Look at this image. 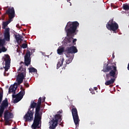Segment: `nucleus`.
Segmentation results:
<instances>
[{
    "label": "nucleus",
    "mask_w": 129,
    "mask_h": 129,
    "mask_svg": "<svg viewBox=\"0 0 129 129\" xmlns=\"http://www.w3.org/2000/svg\"><path fill=\"white\" fill-rule=\"evenodd\" d=\"M78 27H79V23L77 21H74L73 22H69L67 23L65 27V31L67 33V38L64 41L66 44H68L69 46H72L67 47L66 52H67L68 55L67 57H69V54H75L78 52V50L76 47L74 46L76 45L77 39H73V37L75 35L77 34Z\"/></svg>",
    "instance_id": "nucleus-1"
},
{
    "label": "nucleus",
    "mask_w": 129,
    "mask_h": 129,
    "mask_svg": "<svg viewBox=\"0 0 129 129\" xmlns=\"http://www.w3.org/2000/svg\"><path fill=\"white\" fill-rule=\"evenodd\" d=\"M102 71L104 73L109 72L106 74V79L108 81L105 82V85L106 86H108V85L113 84L115 79L117 78V75H118V71L116 66H114L113 64L109 66L107 64L106 67H103Z\"/></svg>",
    "instance_id": "nucleus-2"
},
{
    "label": "nucleus",
    "mask_w": 129,
    "mask_h": 129,
    "mask_svg": "<svg viewBox=\"0 0 129 129\" xmlns=\"http://www.w3.org/2000/svg\"><path fill=\"white\" fill-rule=\"evenodd\" d=\"M18 72H22L19 74L17 77L16 81L17 83H15L13 86H11L9 88V92H14L15 93L17 88H18V86L20 85L21 83H23L25 77H26V68H24V66L21 65L18 70Z\"/></svg>",
    "instance_id": "nucleus-3"
},
{
    "label": "nucleus",
    "mask_w": 129,
    "mask_h": 129,
    "mask_svg": "<svg viewBox=\"0 0 129 129\" xmlns=\"http://www.w3.org/2000/svg\"><path fill=\"white\" fill-rule=\"evenodd\" d=\"M37 104L35 108V113L33 123L31 126L32 129L40 128L39 124H40V122H41V120L42 119V113L40 112V109H41V104H42V97H40L38 99Z\"/></svg>",
    "instance_id": "nucleus-4"
},
{
    "label": "nucleus",
    "mask_w": 129,
    "mask_h": 129,
    "mask_svg": "<svg viewBox=\"0 0 129 129\" xmlns=\"http://www.w3.org/2000/svg\"><path fill=\"white\" fill-rule=\"evenodd\" d=\"M37 103L33 101L31 102L30 106L27 112V113L24 116V119H25V121H31L33 120V118H34V109H35V107H37Z\"/></svg>",
    "instance_id": "nucleus-5"
},
{
    "label": "nucleus",
    "mask_w": 129,
    "mask_h": 129,
    "mask_svg": "<svg viewBox=\"0 0 129 129\" xmlns=\"http://www.w3.org/2000/svg\"><path fill=\"white\" fill-rule=\"evenodd\" d=\"M106 27L109 31H112L114 33H116V31L118 30V24L115 21H113V19L109 21Z\"/></svg>",
    "instance_id": "nucleus-6"
},
{
    "label": "nucleus",
    "mask_w": 129,
    "mask_h": 129,
    "mask_svg": "<svg viewBox=\"0 0 129 129\" xmlns=\"http://www.w3.org/2000/svg\"><path fill=\"white\" fill-rule=\"evenodd\" d=\"M5 67H4L5 69L4 75V76H9L10 73H8V71L11 68V57L9 54H5Z\"/></svg>",
    "instance_id": "nucleus-7"
},
{
    "label": "nucleus",
    "mask_w": 129,
    "mask_h": 129,
    "mask_svg": "<svg viewBox=\"0 0 129 129\" xmlns=\"http://www.w3.org/2000/svg\"><path fill=\"white\" fill-rule=\"evenodd\" d=\"M61 121V115L59 114H56L54 118L49 121V129H55L58 125V121Z\"/></svg>",
    "instance_id": "nucleus-8"
},
{
    "label": "nucleus",
    "mask_w": 129,
    "mask_h": 129,
    "mask_svg": "<svg viewBox=\"0 0 129 129\" xmlns=\"http://www.w3.org/2000/svg\"><path fill=\"white\" fill-rule=\"evenodd\" d=\"M20 89L21 91L19 93L16 95H12L13 98H16L13 101L14 103H18L19 101H21V100H22V99H23V97H24V95H25V89H24L23 87L22 86L20 88Z\"/></svg>",
    "instance_id": "nucleus-9"
},
{
    "label": "nucleus",
    "mask_w": 129,
    "mask_h": 129,
    "mask_svg": "<svg viewBox=\"0 0 129 129\" xmlns=\"http://www.w3.org/2000/svg\"><path fill=\"white\" fill-rule=\"evenodd\" d=\"M4 115L6 125H11L10 120H11V118H13L14 117V114L13 113L10 112L9 110H6L4 112Z\"/></svg>",
    "instance_id": "nucleus-10"
},
{
    "label": "nucleus",
    "mask_w": 129,
    "mask_h": 129,
    "mask_svg": "<svg viewBox=\"0 0 129 129\" xmlns=\"http://www.w3.org/2000/svg\"><path fill=\"white\" fill-rule=\"evenodd\" d=\"M72 113L76 126H77V125H79L80 119H79V116H78V111H77V109L76 108H73L72 109Z\"/></svg>",
    "instance_id": "nucleus-11"
},
{
    "label": "nucleus",
    "mask_w": 129,
    "mask_h": 129,
    "mask_svg": "<svg viewBox=\"0 0 129 129\" xmlns=\"http://www.w3.org/2000/svg\"><path fill=\"white\" fill-rule=\"evenodd\" d=\"M25 65V66H29V65H31V52L27 50V52L24 56V63L23 61L20 62V65Z\"/></svg>",
    "instance_id": "nucleus-12"
},
{
    "label": "nucleus",
    "mask_w": 129,
    "mask_h": 129,
    "mask_svg": "<svg viewBox=\"0 0 129 129\" xmlns=\"http://www.w3.org/2000/svg\"><path fill=\"white\" fill-rule=\"evenodd\" d=\"M6 15H8L9 19L13 20L16 17V12L14 7H9L6 11Z\"/></svg>",
    "instance_id": "nucleus-13"
},
{
    "label": "nucleus",
    "mask_w": 129,
    "mask_h": 129,
    "mask_svg": "<svg viewBox=\"0 0 129 129\" xmlns=\"http://www.w3.org/2000/svg\"><path fill=\"white\" fill-rule=\"evenodd\" d=\"M4 38L6 41L10 42L11 35H10V29L9 28L5 29V31L4 32Z\"/></svg>",
    "instance_id": "nucleus-14"
},
{
    "label": "nucleus",
    "mask_w": 129,
    "mask_h": 129,
    "mask_svg": "<svg viewBox=\"0 0 129 129\" xmlns=\"http://www.w3.org/2000/svg\"><path fill=\"white\" fill-rule=\"evenodd\" d=\"M0 107L4 109H6V108H8V107H9V102L8 101V98H6L3 101L1 105H0Z\"/></svg>",
    "instance_id": "nucleus-15"
},
{
    "label": "nucleus",
    "mask_w": 129,
    "mask_h": 129,
    "mask_svg": "<svg viewBox=\"0 0 129 129\" xmlns=\"http://www.w3.org/2000/svg\"><path fill=\"white\" fill-rule=\"evenodd\" d=\"M64 60V57H62L58 60V63L57 64L56 69H59V68H60V67L63 65Z\"/></svg>",
    "instance_id": "nucleus-16"
},
{
    "label": "nucleus",
    "mask_w": 129,
    "mask_h": 129,
    "mask_svg": "<svg viewBox=\"0 0 129 129\" xmlns=\"http://www.w3.org/2000/svg\"><path fill=\"white\" fill-rule=\"evenodd\" d=\"M15 38L18 44H19V43H21V42H22V41H23V39H22V38H23V37L22 36L20 35L19 34L15 35Z\"/></svg>",
    "instance_id": "nucleus-17"
},
{
    "label": "nucleus",
    "mask_w": 129,
    "mask_h": 129,
    "mask_svg": "<svg viewBox=\"0 0 129 129\" xmlns=\"http://www.w3.org/2000/svg\"><path fill=\"white\" fill-rule=\"evenodd\" d=\"M11 22H13V20L10 19L6 22H3V29H6V27L8 26V25L10 24Z\"/></svg>",
    "instance_id": "nucleus-18"
},
{
    "label": "nucleus",
    "mask_w": 129,
    "mask_h": 129,
    "mask_svg": "<svg viewBox=\"0 0 129 129\" xmlns=\"http://www.w3.org/2000/svg\"><path fill=\"white\" fill-rule=\"evenodd\" d=\"M5 44H6V40L5 39H2V38H0V48L4 47Z\"/></svg>",
    "instance_id": "nucleus-19"
},
{
    "label": "nucleus",
    "mask_w": 129,
    "mask_h": 129,
    "mask_svg": "<svg viewBox=\"0 0 129 129\" xmlns=\"http://www.w3.org/2000/svg\"><path fill=\"white\" fill-rule=\"evenodd\" d=\"M29 73H37V72H38V71H37V69L33 67L29 68Z\"/></svg>",
    "instance_id": "nucleus-20"
},
{
    "label": "nucleus",
    "mask_w": 129,
    "mask_h": 129,
    "mask_svg": "<svg viewBox=\"0 0 129 129\" xmlns=\"http://www.w3.org/2000/svg\"><path fill=\"white\" fill-rule=\"evenodd\" d=\"M57 53L59 55H61L63 52H64V47H61L60 48H58L57 50Z\"/></svg>",
    "instance_id": "nucleus-21"
},
{
    "label": "nucleus",
    "mask_w": 129,
    "mask_h": 129,
    "mask_svg": "<svg viewBox=\"0 0 129 129\" xmlns=\"http://www.w3.org/2000/svg\"><path fill=\"white\" fill-rule=\"evenodd\" d=\"M69 59L66 60V64H70L72 62V60H73V56H69Z\"/></svg>",
    "instance_id": "nucleus-22"
},
{
    "label": "nucleus",
    "mask_w": 129,
    "mask_h": 129,
    "mask_svg": "<svg viewBox=\"0 0 129 129\" xmlns=\"http://www.w3.org/2000/svg\"><path fill=\"white\" fill-rule=\"evenodd\" d=\"M4 111L5 109L0 107V117H3V114H4Z\"/></svg>",
    "instance_id": "nucleus-23"
},
{
    "label": "nucleus",
    "mask_w": 129,
    "mask_h": 129,
    "mask_svg": "<svg viewBox=\"0 0 129 129\" xmlns=\"http://www.w3.org/2000/svg\"><path fill=\"white\" fill-rule=\"evenodd\" d=\"M3 97H4V93L0 92V104L3 101Z\"/></svg>",
    "instance_id": "nucleus-24"
},
{
    "label": "nucleus",
    "mask_w": 129,
    "mask_h": 129,
    "mask_svg": "<svg viewBox=\"0 0 129 129\" xmlns=\"http://www.w3.org/2000/svg\"><path fill=\"white\" fill-rule=\"evenodd\" d=\"M27 47H28V44H27L23 43V44H22V47L23 49H26V48H27Z\"/></svg>",
    "instance_id": "nucleus-25"
},
{
    "label": "nucleus",
    "mask_w": 129,
    "mask_h": 129,
    "mask_svg": "<svg viewBox=\"0 0 129 129\" xmlns=\"http://www.w3.org/2000/svg\"><path fill=\"white\" fill-rule=\"evenodd\" d=\"M1 49L2 52H7V48L5 46H2V48Z\"/></svg>",
    "instance_id": "nucleus-26"
},
{
    "label": "nucleus",
    "mask_w": 129,
    "mask_h": 129,
    "mask_svg": "<svg viewBox=\"0 0 129 129\" xmlns=\"http://www.w3.org/2000/svg\"><path fill=\"white\" fill-rule=\"evenodd\" d=\"M24 85L25 86H26V87H27V88L30 86V85L29 84V83H25Z\"/></svg>",
    "instance_id": "nucleus-27"
},
{
    "label": "nucleus",
    "mask_w": 129,
    "mask_h": 129,
    "mask_svg": "<svg viewBox=\"0 0 129 129\" xmlns=\"http://www.w3.org/2000/svg\"><path fill=\"white\" fill-rule=\"evenodd\" d=\"M91 93H92V94H95V92H94V90H92L91 91Z\"/></svg>",
    "instance_id": "nucleus-28"
},
{
    "label": "nucleus",
    "mask_w": 129,
    "mask_h": 129,
    "mask_svg": "<svg viewBox=\"0 0 129 129\" xmlns=\"http://www.w3.org/2000/svg\"><path fill=\"white\" fill-rule=\"evenodd\" d=\"M45 99H46L45 97H44V98H42V102H44Z\"/></svg>",
    "instance_id": "nucleus-29"
},
{
    "label": "nucleus",
    "mask_w": 129,
    "mask_h": 129,
    "mask_svg": "<svg viewBox=\"0 0 129 129\" xmlns=\"http://www.w3.org/2000/svg\"><path fill=\"white\" fill-rule=\"evenodd\" d=\"M94 90H97V89H98V88H97V87H94Z\"/></svg>",
    "instance_id": "nucleus-30"
},
{
    "label": "nucleus",
    "mask_w": 129,
    "mask_h": 129,
    "mask_svg": "<svg viewBox=\"0 0 129 129\" xmlns=\"http://www.w3.org/2000/svg\"><path fill=\"white\" fill-rule=\"evenodd\" d=\"M12 129H18V128H17V127H15L12 128Z\"/></svg>",
    "instance_id": "nucleus-31"
},
{
    "label": "nucleus",
    "mask_w": 129,
    "mask_h": 129,
    "mask_svg": "<svg viewBox=\"0 0 129 129\" xmlns=\"http://www.w3.org/2000/svg\"><path fill=\"white\" fill-rule=\"evenodd\" d=\"M2 52L3 51H2V49L0 48V53H2Z\"/></svg>",
    "instance_id": "nucleus-32"
},
{
    "label": "nucleus",
    "mask_w": 129,
    "mask_h": 129,
    "mask_svg": "<svg viewBox=\"0 0 129 129\" xmlns=\"http://www.w3.org/2000/svg\"><path fill=\"white\" fill-rule=\"evenodd\" d=\"M59 112L60 113H62V111H59Z\"/></svg>",
    "instance_id": "nucleus-33"
},
{
    "label": "nucleus",
    "mask_w": 129,
    "mask_h": 129,
    "mask_svg": "<svg viewBox=\"0 0 129 129\" xmlns=\"http://www.w3.org/2000/svg\"><path fill=\"white\" fill-rule=\"evenodd\" d=\"M92 123L93 122H91L90 124H91V125H92Z\"/></svg>",
    "instance_id": "nucleus-34"
},
{
    "label": "nucleus",
    "mask_w": 129,
    "mask_h": 129,
    "mask_svg": "<svg viewBox=\"0 0 129 129\" xmlns=\"http://www.w3.org/2000/svg\"><path fill=\"white\" fill-rule=\"evenodd\" d=\"M70 0H68V3L70 2Z\"/></svg>",
    "instance_id": "nucleus-35"
},
{
    "label": "nucleus",
    "mask_w": 129,
    "mask_h": 129,
    "mask_svg": "<svg viewBox=\"0 0 129 129\" xmlns=\"http://www.w3.org/2000/svg\"><path fill=\"white\" fill-rule=\"evenodd\" d=\"M16 27L18 28V25H16Z\"/></svg>",
    "instance_id": "nucleus-36"
},
{
    "label": "nucleus",
    "mask_w": 129,
    "mask_h": 129,
    "mask_svg": "<svg viewBox=\"0 0 129 129\" xmlns=\"http://www.w3.org/2000/svg\"><path fill=\"white\" fill-rule=\"evenodd\" d=\"M114 56L113 55V58H114Z\"/></svg>",
    "instance_id": "nucleus-37"
},
{
    "label": "nucleus",
    "mask_w": 129,
    "mask_h": 129,
    "mask_svg": "<svg viewBox=\"0 0 129 129\" xmlns=\"http://www.w3.org/2000/svg\"><path fill=\"white\" fill-rule=\"evenodd\" d=\"M64 69H65V67H63Z\"/></svg>",
    "instance_id": "nucleus-38"
},
{
    "label": "nucleus",
    "mask_w": 129,
    "mask_h": 129,
    "mask_svg": "<svg viewBox=\"0 0 129 129\" xmlns=\"http://www.w3.org/2000/svg\"><path fill=\"white\" fill-rule=\"evenodd\" d=\"M6 8H9V7H6Z\"/></svg>",
    "instance_id": "nucleus-39"
}]
</instances>
